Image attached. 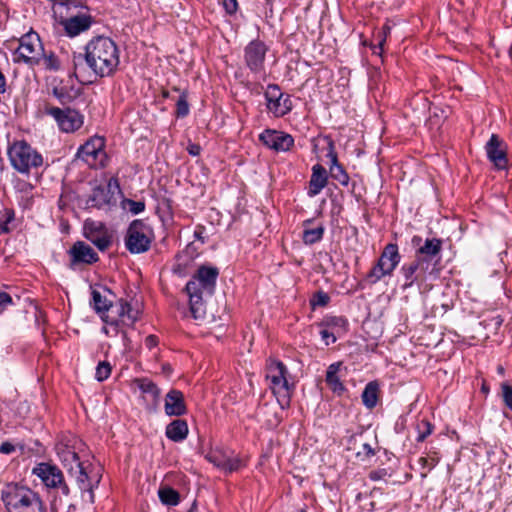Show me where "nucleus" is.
<instances>
[{"label":"nucleus","mask_w":512,"mask_h":512,"mask_svg":"<svg viewBox=\"0 0 512 512\" xmlns=\"http://www.w3.org/2000/svg\"><path fill=\"white\" fill-rule=\"evenodd\" d=\"M84 59L96 77H110L120 63L119 49L109 37H94L85 46Z\"/></svg>","instance_id":"nucleus-1"},{"label":"nucleus","mask_w":512,"mask_h":512,"mask_svg":"<svg viewBox=\"0 0 512 512\" xmlns=\"http://www.w3.org/2000/svg\"><path fill=\"white\" fill-rule=\"evenodd\" d=\"M15 61L24 62L29 66L41 65L45 69L58 70L60 62L53 52H46L39 35L30 31L19 39L15 51Z\"/></svg>","instance_id":"nucleus-2"},{"label":"nucleus","mask_w":512,"mask_h":512,"mask_svg":"<svg viewBox=\"0 0 512 512\" xmlns=\"http://www.w3.org/2000/svg\"><path fill=\"white\" fill-rule=\"evenodd\" d=\"M1 499L8 512L46 511L41 496L27 486L9 484L2 490Z\"/></svg>","instance_id":"nucleus-3"},{"label":"nucleus","mask_w":512,"mask_h":512,"mask_svg":"<svg viewBox=\"0 0 512 512\" xmlns=\"http://www.w3.org/2000/svg\"><path fill=\"white\" fill-rule=\"evenodd\" d=\"M11 166L21 174H29L43 164L42 155L24 140L14 141L7 149Z\"/></svg>","instance_id":"nucleus-4"},{"label":"nucleus","mask_w":512,"mask_h":512,"mask_svg":"<svg viewBox=\"0 0 512 512\" xmlns=\"http://www.w3.org/2000/svg\"><path fill=\"white\" fill-rule=\"evenodd\" d=\"M68 472L76 479L82 499L94 503V489L98 487L102 477L100 467L82 461Z\"/></svg>","instance_id":"nucleus-5"},{"label":"nucleus","mask_w":512,"mask_h":512,"mask_svg":"<svg viewBox=\"0 0 512 512\" xmlns=\"http://www.w3.org/2000/svg\"><path fill=\"white\" fill-rule=\"evenodd\" d=\"M287 370L283 363L270 361L267 366L266 379L282 408L289 406L291 389L286 378Z\"/></svg>","instance_id":"nucleus-6"},{"label":"nucleus","mask_w":512,"mask_h":512,"mask_svg":"<svg viewBox=\"0 0 512 512\" xmlns=\"http://www.w3.org/2000/svg\"><path fill=\"white\" fill-rule=\"evenodd\" d=\"M153 237V231L149 225L142 220H134L126 233V248L132 254L144 253L149 250Z\"/></svg>","instance_id":"nucleus-7"},{"label":"nucleus","mask_w":512,"mask_h":512,"mask_svg":"<svg viewBox=\"0 0 512 512\" xmlns=\"http://www.w3.org/2000/svg\"><path fill=\"white\" fill-rule=\"evenodd\" d=\"M401 256L398 251L396 244H387L377 263L372 267L370 272L367 274L366 279L370 284H375L385 276L392 275L395 268L400 263Z\"/></svg>","instance_id":"nucleus-8"},{"label":"nucleus","mask_w":512,"mask_h":512,"mask_svg":"<svg viewBox=\"0 0 512 512\" xmlns=\"http://www.w3.org/2000/svg\"><path fill=\"white\" fill-rule=\"evenodd\" d=\"M104 146L105 143L102 137H91L79 147L76 156L90 168H103L108 160Z\"/></svg>","instance_id":"nucleus-9"},{"label":"nucleus","mask_w":512,"mask_h":512,"mask_svg":"<svg viewBox=\"0 0 512 512\" xmlns=\"http://www.w3.org/2000/svg\"><path fill=\"white\" fill-rule=\"evenodd\" d=\"M32 474L36 475L47 488H60L65 496L69 495L70 489L64 481L62 471L57 466L42 462L32 469Z\"/></svg>","instance_id":"nucleus-10"},{"label":"nucleus","mask_w":512,"mask_h":512,"mask_svg":"<svg viewBox=\"0 0 512 512\" xmlns=\"http://www.w3.org/2000/svg\"><path fill=\"white\" fill-rule=\"evenodd\" d=\"M47 114L54 118L59 129L65 133L79 130L84 123L83 115L71 108L50 107L47 108Z\"/></svg>","instance_id":"nucleus-11"},{"label":"nucleus","mask_w":512,"mask_h":512,"mask_svg":"<svg viewBox=\"0 0 512 512\" xmlns=\"http://www.w3.org/2000/svg\"><path fill=\"white\" fill-rule=\"evenodd\" d=\"M185 290L189 296L190 312L194 319H202L206 314V298L212 294H204V284L196 278L192 279L186 284Z\"/></svg>","instance_id":"nucleus-12"},{"label":"nucleus","mask_w":512,"mask_h":512,"mask_svg":"<svg viewBox=\"0 0 512 512\" xmlns=\"http://www.w3.org/2000/svg\"><path fill=\"white\" fill-rule=\"evenodd\" d=\"M205 458L215 467L226 473L237 471L243 466L242 460L237 455L223 448L211 449L205 455Z\"/></svg>","instance_id":"nucleus-13"},{"label":"nucleus","mask_w":512,"mask_h":512,"mask_svg":"<svg viewBox=\"0 0 512 512\" xmlns=\"http://www.w3.org/2000/svg\"><path fill=\"white\" fill-rule=\"evenodd\" d=\"M82 446L83 443L76 438H69L56 444L58 458L68 471L82 462L80 456Z\"/></svg>","instance_id":"nucleus-14"},{"label":"nucleus","mask_w":512,"mask_h":512,"mask_svg":"<svg viewBox=\"0 0 512 512\" xmlns=\"http://www.w3.org/2000/svg\"><path fill=\"white\" fill-rule=\"evenodd\" d=\"M267 109L276 117H282L292 109L290 96L280 91L277 85H269L265 92Z\"/></svg>","instance_id":"nucleus-15"},{"label":"nucleus","mask_w":512,"mask_h":512,"mask_svg":"<svg viewBox=\"0 0 512 512\" xmlns=\"http://www.w3.org/2000/svg\"><path fill=\"white\" fill-rule=\"evenodd\" d=\"M84 235L100 251L106 250L111 245V235L101 222L87 220L84 224Z\"/></svg>","instance_id":"nucleus-16"},{"label":"nucleus","mask_w":512,"mask_h":512,"mask_svg":"<svg viewBox=\"0 0 512 512\" xmlns=\"http://www.w3.org/2000/svg\"><path fill=\"white\" fill-rule=\"evenodd\" d=\"M488 159L495 165L497 169H506L508 165L507 160V146L502 139L496 134H492L489 141L485 146Z\"/></svg>","instance_id":"nucleus-17"},{"label":"nucleus","mask_w":512,"mask_h":512,"mask_svg":"<svg viewBox=\"0 0 512 512\" xmlns=\"http://www.w3.org/2000/svg\"><path fill=\"white\" fill-rule=\"evenodd\" d=\"M266 45L259 40L250 42L245 48V62L249 69L255 73L263 71Z\"/></svg>","instance_id":"nucleus-18"},{"label":"nucleus","mask_w":512,"mask_h":512,"mask_svg":"<svg viewBox=\"0 0 512 512\" xmlns=\"http://www.w3.org/2000/svg\"><path fill=\"white\" fill-rule=\"evenodd\" d=\"M259 139L266 147L277 152L288 151L294 144L291 135L276 130H265L260 134Z\"/></svg>","instance_id":"nucleus-19"},{"label":"nucleus","mask_w":512,"mask_h":512,"mask_svg":"<svg viewBox=\"0 0 512 512\" xmlns=\"http://www.w3.org/2000/svg\"><path fill=\"white\" fill-rule=\"evenodd\" d=\"M118 188L117 179L111 178L106 187L98 186L92 190L88 204L98 209L110 206L114 202L113 190Z\"/></svg>","instance_id":"nucleus-20"},{"label":"nucleus","mask_w":512,"mask_h":512,"mask_svg":"<svg viewBox=\"0 0 512 512\" xmlns=\"http://www.w3.org/2000/svg\"><path fill=\"white\" fill-rule=\"evenodd\" d=\"M347 368L343 366L342 362H335L328 366L326 371L325 381L329 389L337 394L342 395L346 388L341 381V378L346 374Z\"/></svg>","instance_id":"nucleus-21"},{"label":"nucleus","mask_w":512,"mask_h":512,"mask_svg":"<svg viewBox=\"0 0 512 512\" xmlns=\"http://www.w3.org/2000/svg\"><path fill=\"white\" fill-rule=\"evenodd\" d=\"M164 410L168 416H182L187 408L181 391L172 389L165 396Z\"/></svg>","instance_id":"nucleus-22"},{"label":"nucleus","mask_w":512,"mask_h":512,"mask_svg":"<svg viewBox=\"0 0 512 512\" xmlns=\"http://www.w3.org/2000/svg\"><path fill=\"white\" fill-rule=\"evenodd\" d=\"M429 268V263L421 257H416V259L408 264H404L401 268V272L405 278V286L410 287L416 281V279L424 274L426 270Z\"/></svg>","instance_id":"nucleus-23"},{"label":"nucleus","mask_w":512,"mask_h":512,"mask_svg":"<svg viewBox=\"0 0 512 512\" xmlns=\"http://www.w3.org/2000/svg\"><path fill=\"white\" fill-rule=\"evenodd\" d=\"M66 33L71 36H77L81 32L89 29L91 25V17L87 14L71 16L62 22Z\"/></svg>","instance_id":"nucleus-24"},{"label":"nucleus","mask_w":512,"mask_h":512,"mask_svg":"<svg viewBox=\"0 0 512 512\" xmlns=\"http://www.w3.org/2000/svg\"><path fill=\"white\" fill-rule=\"evenodd\" d=\"M73 262L92 264L98 261L97 253L86 243L76 242L70 249Z\"/></svg>","instance_id":"nucleus-25"},{"label":"nucleus","mask_w":512,"mask_h":512,"mask_svg":"<svg viewBox=\"0 0 512 512\" xmlns=\"http://www.w3.org/2000/svg\"><path fill=\"white\" fill-rule=\"evenodd\" d=\"M116 313L119 317L118 321L126 326H133L140 317V310L132 307L131 303L123 299L116 304Z\"/></svg>","instance_id":"nucleus-26"},{"label":"nucleus","mask_w":512,"mask_h":512,"mask_svg":"<svg viewBox=\"0 0 512 512\" xmlns=\"http://www.w3.org/2000/svg\"><path fill=\"white\" fill-rule=\"evenodd\" d=\"M328 177L326 169L316 164L312 167V175L309 182L308 195L314 197L327 185Z\"/></svg>","instance_id":"nucleus-27"},{"label":"nucleus","mask_w":512,"mask_h":512,"mask_svg":"<svg viewBox=\"0 0 512 512\" xmlns=\"http://www.w3.org/2000/svg\"><path fill=\"white\" fill-rule=\"evenodd\" d=\"M218 274L217 268L201 266L193 277L204 284V294H213Z\"/></svg>","instance_id":"nucleus-28"},{"label":"nucleus","mask_w":512,"mask_h":512,"mask_svg":"<svg viewBox=\"0 0 512 512\" xmlns=\"http://www.w3.org/2000/svg\"><path fill=\"white\" fill-rule=\"evenodd\" d=\"M188 424L185 420L176 419L166 426L165 435L174 442H181L188 435Z\"/></svg>","instance_id":"nucleus-29"},{"label":"nucleus","mask_w":512,"mask_h":512,"mask_svg":"<svg viewBox=\"0 0 512 512\" xmlns=\"http://www.w3.org/2000/svg\"><path fill=\"white\" fill-rule=\"evenodd\" d=\"M441 249L442 241L440 239H426L424 245L417 250L416 257H421L429 263L430 260L439 255Z\"/></svg>","instance_id":"nucleus-30"},{"label":"nucleus","mask_w":512,"mask_h":512,"mask_svg":"<svg viewBox=\"0 0 512 512\" xmlns=\"http://www.w3.org/2000/svg\"><path fill=\"white\" fill-rule=\"evenodd\" d=\"M362 402L368 409H373L379 399V384L376 381L369 382L362 392Z\"/></svg>","instance_id":"nucleus-31"},{"label":"nucleus","mask_w":512,"mask_h":512,"mask_svg":"<svg viewBox=\"0 0 512 512\" xmlns=\"http://www.w3.org/2000/svg\"><path fill=\"white\" fill-rule=\"evenodd\" d=\"M328 156L331 159V165H330L331 177L333 179L337 180L342 185H348V183H349V176L344 171L343 167L338 163L337 155L331 150L328 153Z\"/></svg>","instance_id":"nucleus-32"},{"label":"nucleus","mask_w":512,"mask_h":512,"mask_svg":"<svg viewBox=\"0 0 512 512\" xmlns=\"http://www.w3.org/2000/svg\"><path fill=\"white\" fill-rule=\"evenodd\" d=\"M322 326L328 327L334 331L338 337L346 333L348 328V321L344 317L330 316L326 317Z\"/></svg>","instance_id":"nucleus-33"},{"label":"nucleus","mask_w":512,"mask_h":512,"mask_svg":"<svg viewBox=\"0 0 512 512\" xmlns=\"http://www.w3.org/2000/svg\"><path fill=\"white\" fill-rule=\"evenodd\" d=\"M161 502L165 505L175 506L179 503V493L171 487H163L158 491Z\"/></svg>","instance_id":"nucleus-34"},{"label":"nucleus","mask_w":512,"mask_h":512,"mask_svg":"<svg viewBox=\"0 0 512 512\" xmlns=\"http://www.w3.org/2000/svg\"><path fill=\"white\" fill-rule=\"evenodd\" d=\"M135 383L143 393L151 395L154 400L159 398L160 390L151 380L147 378H141L136 379Z\"/></svg>","instance_id":"nucleus-35"},{"label":"nucleus","mask_w":512,"mask_h":512,"mask_svg":"<svg viewBox=\"0 0 512 512\" xmlns=\"http://www.w3.org/2000/svg\"><path fill=\"white\" fill-rule=\"evenodd\" d=\"M105 321L108 323V326L103 327V332L110 337H115L119 333H122L124 345L128 346L129 339L126 335V332L120 329V322L118 320H111L110 322L107 320Z\"/></svg>","instance_id":"nucleus-36"},{"label":"nucleus","mask_w":512,"mask_h":512,"mask_svg":"<svg viewBox=\"0 0 512 512\" xmlns=\"http://www.w3.org/2000/svg\"><path fill=\"white\" fill-rule=\"evenodd\" d=\"M323 233L324 228L322 226H318L312 229H305L303 231L302 238L305 244L312 245L322 239Z\"/></svg>","instance_id":"nucleus-37"},{"label":"nucleus","mask_w":512,"mask_h":512,"mask_svg":"<svg viewBox=\"0 0 512 512\" xmlns=\"http://www.w3.org/2000/svg\"><path fill=\"white\" fill-rule=\"evenodd\" d=\"M439 462V457L437 453H432L429 457H421L418 460L423 472L421 473V477L425 478L429 471H431Z\"/></svg>","instance_id":"nucleus-38"},{"label":"nucleus","mask_w":512,"mask_h":512,"mask_svg":"<svg viewBox=\"0 0 512 512\" xmlns=\"http://www.w3.org/2000/svg\"><path fill=\"white\" fill-rule=\"evenodd\" d=\"M92 296L94 308L98 313L106 312L112 306L111 301L102 296L99 291L94 290Z\"/></svg>","instance_id":"nucleus-39"},{"label":"nucleus","mask_w":512,"mask_h":512,"mask_svg":"<svg viewBox=\"0 0 512 512\" xmlns=\"http://www.w3.org/2000/svg\"><path fill=\"white\" fill-rule=\"evenodd\" d=\"M417 431L418 435L416 440L418 442H423L431 433H432V425L427 420H421L417 423Z\"/></svg>","instance_id":"nucleus-40"},{"label":"nucleus","mask_w":512,"mask_h":512,"mask_svg":"<svg viewBox=\"0 0 512 512\" xmlns=\"http://www.w3.org/2000/svg\"><path fill=\"white\" fill-rule=\"evenodd\" d=\"M111 365L107 361L99 362L96 367L95 377L98 381L102 382L106 380L111 374Z\"/></svg>","instance_id":"nucleus-41"},{"label":"nucleus","mask_w":512,"mask_h":512,"mask_svg":"<svg viewBox=\"0 0 512 512\" xmlns=\"http://www.w3.org/2000/svg\"><path fill=\"white\" fill-rule=\"evenodd\" d=\"M73 69L75 77L80 81H84L85 67L82 63L81 54L73 56Z\"/></svg>","instance_id":"nucleus-42"},{"label":"nucleus","mask_w":512,"mask_h":512,"mask_svg":"<svg viewBox=\"0 0 512 512\" xmlns=\"http://www.w3.org/2000/svg\"><path fill=\"white\" fill-rule=\"evenodd\" d=\"M12 219V211L8 209H3L0 211V233L9 231V223Z\"/></svg>","instance_id":"nucleus-43"},{"label":"nucleus","mask_w":512,"mask_h":512,"mask_svg":"<svg viewBox=\"0 0 512 512\" xmlns=\"http://www.w3.org/2000/svg\"><path fill=\"white\" fill-rule=\"evenodd\" d=\"M124 209L129 210L133 214H139L145 209L144 202L126 199L123 201Z\"/></svg>","instance_id":"nucleus-44"},{"label":"nucleus","mask_w":512,"mask_h":512,"mask_svg":"<svg viewBox=\"0 0 512 512\" xmlns=\"http://www.w3.org/2000/svg\"><path fill=\"white\" fill-rule=\"evenodd\" d=\"M189 113V106L186 100V95L182 94L177 100V115L184 117Z\"/></svg>","instance_id":"nucleus-45"},{"label":"nucleus","mask_w":512,"mask_h":512,"mask_svg":"<svg viewBox=\"0 0 512 512\" xmlns=\"http://www.w3.org/2000/svg\"><path fill=\"white\" fill-rule=\"evenodd\" d=\"M501 388L503 401L512 410V387L507 383H503Z\"/></svg>","instance_id":"nucleus-46"},{"label":"nucleus","mask_w":512,"mask_h":512,"mask_svg":"<svg viewBox=\"0 0 512 512\" xmlns=\"http://www.w3.org/2000/svg\"><path fill=\"white\" fill-rule=\"evenodd\" d=\"M320 335L325 342L326 345H329L331 343H334L337 340V335L334 331L330 330L328 327H324L320 331Z\"/></svg>","instance_id":"nucleus-47"},{"label":"nucleus","mask_w":512,"mask_h":512,"mask_svg":"<svg viewBox=\"0 0 512 512\" xmlns=\"http://www.w3.org/2000/svg\"><path fill=\"white\" fill-rule=\"evenodd\" d=\"M375 454L374 449L371 447V445L364 443L362 445V449L357 452V456L361 457L362 460L368 459L372 457Z\"/></svg>","instance_id":"nucleus-48"},{"label":"nucleus","mask_w":512,"mask_h":512,"mask_svg":"<svg viewBox=\"0 0 512 512\" xmlns=\"http://www.w3.org/2000/svg\"><path fill=\"white\" fill-rule=\"evenodd\" d=\"M12 304L11 296L6 292H0V314L4 309Z\"/></svg>","instance_id":"nucleus-49"},{"label":"nucleus","mask_w":512,"mask_h":512,"mask_svg":"<svg viewBox=\"0 0 512 512\" xmlns=\"http://www.w3.org/2000/svg\"><path fill=\"white\" fill-rule=\"evenodd\" d=\"M223 6L227 13L233 14L238 8L237 0H223Z\"/></svg>","instance_id":"nucleus-50"},{"label":"nucleus","mask_w":512,"mask_h":512,"mask_svg":"<svg viewBox=\"0 0 512 512\" xmlns=\"http://www.w3.org/2000/svg\"><path fill=\"white\" fill-rule=\"evenodd\" d=\"M387 475H388V473H387L386 469H380V470L372 471L370 473V479L377 481V480L385 478Z\"/></svg>","instance_id":"nucleus-51"},{"label":"nucleus","mask_w":512,"mask_h":512,"mask_svg":"<svg viewBox=\"0 0 512 512\" xmlns=\"http://www.w3.org/2000/svg\"><path fill=\"white\" fill-rule=\"evenodd\" d=\"M158 343L157 337L154 335H149L145 338V345L148 349H153Z\"/></svg>","instance_id":"nucleus-52"},{"label":"nucleus","mask_w":512,"mask_h":512,"mask_svg":"<svg viewBox=\"0 0 512 512\" xmlns=\"http://www.w3.org/2000/svg\"><path fill=\"white\" fill-rule=\"evenodd\" d=\"M187 151L192 156H197L200 154L201 147L198 144H189L187 147Z\"/></svg>","instance_id":"nucleus-53"},{"label":"nucleus","mask_w":512,"mask_h":512,"mask_svg":"<svg viewBox=\"0 0 512 512\" xmlns=\"http://www.w3.org/2000/svg\"><path fill=\"white\" fill-rule=\"evenodd\" d=\"M14 451V446L8 442L2 443L0 446V452L4 454H9Z\"/></svg>","instance_id":"nucleus-54"},{"label":"nucleus","mask_w":512,"mask_h":512,"mask_svg":"<svg viewBox=\"0 0 512 512\" xmlns=\"http://www.w3.org/2000/svg\"><path fill=\"white\" fill-rule=\"evenodd\" d=\"M328 300H329V297H328L326 294H324V293H320V294L318 295V304H320V305H326V304H327V302H328Z\"/></svg>","instance_id":"nucleus-55"},{"label":"nucleus","mask_w":512,"mask_h":512,"mask_svg":"<svg viewBox=\"0 0 512 512\" xmlns=\"http://www.w3.org/2000/svg\"><path fill=\"white\" fill-rule=\"evenodd\" d=\"M203 230V227H197V229L194 232L195 237L202 242H204V238L202 236Z\"/></svg>","instance_id":"nucleus-56"},{"label":"nucleus","mask_w":512,"mask_h":512,"mask_svg":"<svg viewBox=\"0 0 512 512\" xmlns=\"http://www.w3.org/2000/svg\"><path fill=\"white\" fill-rule=\"evenodd\" d=\"M6 80L2 72L0 71V93L5 92Z\"/></svg>","instance_id":"nucleus-57"},{"label":"nucleus","mask_w":512,"mask_h":512,"mask_svg":"<svg viewBox=\"0 0 512 512\" xmlns=\"http://www.w3.org/2000/svg\"><path fill=\"white\" fill-rule=\"evenodd\" d=\"M497 371H498V373H499V374L503 375V374H504V368H503V366L499 365V366L497 367Z\"/></svg>","instance_id":"nucleus-58"},{"label":"nucleus","mask_w":512,"mask_h":512,"mask_svg":"<svg viewBox=\"0 0 512 512\" xmlns=\"http://www.w3.org/2000/svg\"><path fill=\"white\" fill-rule=\"evenodd\" d=\"M383 43H384V39H382V40L379 42V46H380V47H382Z\"/></svg>","instance_id":"nucleus-59"},{"label":"nucleus","mask_w":512,"mask_h":512,"mask_svg":"<svg viewBox=\"0 0 512 512\" xmlns=\"http://www.w3.org/2000/svg\"><path fill=\"white\" fill-rule=\"evenodd\" d=\"M482 389L484 392H487V387L483 386Z\"/></svg>","instance_id":"nucleus-60"},{"label":"nucleus","mask_w":512,"mask_h":512,"mask_svg":"<svg viewBox=\"0 0 512 512\" xmlns=\"http://www.w3.org/2000/svg\"><path fill=\"white\" fill-rule=\"evenodd\" d=\"M194 508H195V505L192 506V508L189 510V512H193Z\"/></svg>","instance_id":"nucleus-61"}]
</instances>
